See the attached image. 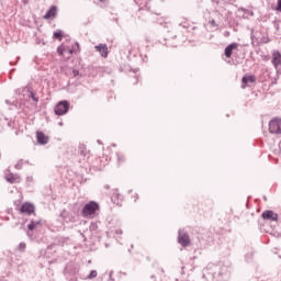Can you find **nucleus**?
Masks as SVG:
<instances>
[{"mask_svg": "<svg viewBox=\"0 0 281 281\" xmlns=\"http://www.w3.org/2000/svg\"><path fill=\"white\" fill-rule=\"evenodd\" d=\"M117 160L119 161H124V157L123 156H117Z\"/></svg>", "mask_w": 281, "mask_h": 281, "instance_id": "obj_23", "label": "nucleus"}, {"mask_svg": "<svg viewBox=\"0 0 281 281\" xmlns=\"http://www.w3.org/2000/svg\"><path fill=\"white\" fill-rule=\"evenodd\" d=\"M72 76L76 78V77H78V76H80V71H78V70H72Z\"/></svg>", "mask_w": 281, "mask_h": 281, "instance_id": "obj_21", "label": "nucleus"}, {"mask_svg": "<svg viewBox=\"0 0 281 281\" xmlns=\"http://www.w3.org/2000/svg\"><path fill=\"white\" fill-rule=\"evenodd\" d=\"M34 205L26 202L22 204L20 212L21 214H27L30 216V214H34Z\"/></svg>", "mask_w": 281, "mask_h": 281, "instance_id": "obj_7", "label": "nucleus"}, {"mask_svg": "<svg viewBox=\"0 0 281 281\" xmlns=\"http://www.w3.org/2000/svg\"><path fill=\"white\" fill-rule=\"evenodd\" d=\"M93 278H98V271L92 270L88 276V280H93Z\"/></svg>", "mask_w": 281, "mask_h": 281, "instance_id": "obj_15", "label": "nucleus"}, {"mask_svg": "<svg viewBox=\"0 0 281 281\" xmlns=\"http://www.w3.org/2000/svg\"><path fill=\"white\" fill-rule=\"evenodd\" d=\"M272 65H274L276 69L281 65V54L278 50L272 54Z\"/></svg>", "mask_w": 281, "mask_h": 281, "instance_id": "obj_12", "label": "nucleus"}, {"mask_svg": "<svg viewBox=\"0 0 281 281\" xmlns=\"http://www.w3.org/2000/svg\"><path fill=\"white\" fill-rule=\"evenodd\" d=\"M261 217L263 218V221H276V222H278V213H276L273 211H265L261 214Z\"/></svg>", "mask_w": 281, "mask_h": 281, "instance_id": "obj_6", "label": "nucleus"}, {"mask_svg": "<svg viewBox=\"0 0 281 281\" xmlns=\"http://www.w3.org/2000/svg\"><path fill=\"white\" fill-rule=\"evenodd\" d=\"M234 49H238V43H232L225 48L226 58H232V53Z\"/></svg>", "mask_w": 281, "mask_h": 281, "instance_id": "obj_11", "label": "nucleus"}, {"mask_svg": "<svg viewBox=\"0 0 281 281\" xmlns=\"http://www.w3.org/2000/svg\"><path fill=\"white\" fill-rule=\"evenodd\" d=\"M178 243L182 247H189V245H190V235H188V233L180 229L179 234H178Z\"/></svg>", "mask_w": 281, "mask_h": 281, "instance_id": "obj_4", "label": "nucleus"}, {"mask_svg": "<svg viewBox=\"0 0 281 281\" xmlns=\"http://www.w3.org/2000/svg\"><path fill=\"white\" fill-rule=\"evenodd\" d=\"M36 139L37 144H41L42 146H45V144H48L49 137L45 136V133L43 132H36Z\"/></svg>", "mask_w": 281, "mask_h": 281, "instance_id": "obj_9", "label": "nucleus"}, {"mask_svg": "<svg viewBox=\"0 0 281 281\" xmlns=\"http://www.w3.org/2000/svg\"><path fill=\"white\" fill-rule=\"evenodd\" d=\"M69 112V102L68 101H60L55 106V115H66Z\"/></svg>", "mask_w": 281, "mask_h": 281, "instance_id": "obj_3", "label": "nucleus"}, {"mask_svg": "<svg viewBox=\"0 0 281 281\" xmlns=\"http://www.w3.org/2000/svg\"><path fill=\"white\" fill-rule=\"evenodd\" d=\"M98 210H100V204H98V202L91 201V202L87 203L82 209L83 218L93 216V214H95V212H98Z\"/></svg>", "mask_w": 281, "mask_h": 281, "instance_id": "obj_1", "label": "nucleus"}, {"mask_svg": "<svg viewBox=\"0 0 281 281\" xmlns=\"http://www.w3.org/2000/svg\"><path fill=\"white\" fill-rule=\"evenodd\" d=\"M25 247H26L25 243H21L19 245V249H21L22 251L25 249Z\"/></svg>", "mask_w": 281, "mask_h": 281, "instance_id": "obj_20", "label": "nucleus"}, {"mask_svg": "<svg viewBox=\"0 0 281 281\" xmlns=\"http://www.w3.org/2000/svg\"><path fill=\"white\" fill-rule=\"evenodd\" d=\"M54 37H55V38H63V31H56V32L54 33Z\"/></svg>", "mask_w": 281, "mask_h": 281, "instance_id": "obj_17", "label": "nucleus"}, {"mask_svg": "<svg viewBox=\"0 0 281 281\" xmlns=\"http://www.w3.org/2000/svg\"><path fill=\"white\" fill-rule=\"evenodd\" d=\"M210 24L212 25V27H216V25H217V24H216V20H211V21H210Z\"/></svg>", "mask_w": 281, "mask_h": 281, "instance_id": "obj_22", "label": "nucleus"}, {"mask_svg": "<svg viewBox=\"0 0 281 281\" xmlns=\"http://www.w3.org/2000/svg\"><path fill=\"white\" fill-rule=\"evenodd\" d=\"M105 188L109 190V186H105Z\"/></svg>", "mask_w": 281, "mask_h": 281, "instance_id": "obj_27", "label": "nucleus"}, {"mask_svg": "<svg viewBox=\"0 0 281 281\" xmlns=\"http://www.w3.org/2000/svg\"><path fill=\"white\" fill-rule=\"evenodd\" d=\"M57 52L60 56H63V50L60 48H58Z\"/></svg>", "mask_w": 281, "mask_h": 281, "instance_id": "obj_24", "label": "nucleus"}, {"mask_svg": "<svg viewBox=\"0 0 281 281\" xmlns=\"http://www.w3.org/2000/svg\"><path fill=\"white\" fill-rule=\"evenodd\" d=\"M76 45H77V47H79V44H78V43H76Z\"/></svg>", "mask_w": 281, "mask_h": 281, "instance_id": "obj_26", "label": "nucleus"}, {"mask_svg": "<svg viewBox=\"0 0 281 281\" xmlns=\"http://www.w3.org/2000/svg\"><path fill=\"white\" fill-rule=\"evenodd\" d=\"M277 11H278V12H281V0H278Z\"/></svg>", "mask_w": 281, "mask_h": 281, "instance_id": "obj_19", "label": "nucleus"}, {"mask_svg": "<svg viewBox=\"0 0 281 281\" xmlns=\"http://www.w3.org/2000/svg\"><path fill=\"white\" fill-rule=\"evenodd\" d=\"M269 132L272 135H281V119H272L269 122Z\"/></svg>", "mask_w": 281, "mask_h": 281, "instance_id": "obj_2", "label": "nucleus"}, {"mask_svg": "<svg viewBox=\"0 0 281 281\" xmlns=\"http://www.w3.org/2000/svg\"><path fill=\"white\" fill-rule=\"evenodd\" d=\"M38 225H41V221H31V223L27 225V229L30 232H34V229H36V227H38Z\"/></svg>", "mask_w": 281, "mask_h": 281, "instance_id": "obj_13", "label": "nucleus"}, {"mask_svg": "<svg viewBox=\"0 0 281 281\" xmlns=\"http://www.w3.org/2000/svg\"><path fill=\"white\" fill-rule=\"evenodd\" d=\"M58 14V8L56 5L50 7V9L46 12V14L43 16L46 21L49 19H56V15Z\"/></svg>", "mask_w": 281, "mask_h": 281, "instance_id": "obj_8", "label": "nucleus"}, {"mask_svg": "<svg viewBox=\"0 0 281 281\" xmlns=\"http://www.w3.org/2000/svg\"><path fill=\"white\" fill-rule=\"evenodd\" d=\"M254 82H256V76L245 75L241 79V89H247V87Z\"/></svg>", "mask_w": 281, "mask_h": 281, "instance_id": "obj_5", "label": "nucleus"}, {"mask_svg": "<svg viewBox=\"0 0 281 281\" xmlns=\"http://www.w3.org/2000/svg\"><path fill=\"white\" fill-rule=\"evenodd\" d=\"M98 53L101 54L102 58H106L109 56V47L106 44H100L95 46Z\"/></svg>", "mask_w": 281, "mask_h": 281, "instance_id": "obj_10", "label": "nucleus"}, {"mask_svg": "<svg viewBox=\"0 0 281 281\" xmlns=\"http://www.w3.org/2000/svg\"><path fill=\"white\" fill-rule=\"evenodd\" d=\"M251 44L252 45H261L260 41H258V37H256V35H251Z\"/></svg>", "mask_w": 281, "mask_h": 281, "instance_id": "obj_14", "label": "nucleus"}, {"mask_svg": "<svg viewBox=\"0 0 281 281\" xmlns=\"http://www.w3.org/2000/svg\"><path fill=\"white\" fill-rule=\"evenodd\" d=\"M7 181L9 183H15L16 182V178H14L12 175L7 176Z\"/></svg>", "mask_w": 281, "mask_h": 281, "instance_id": "obj_16", "label": "nucleus"}, {"mask_svg": "<svg viewBox=\"0 0 281 281\" xmlns=\"http://www.w3.org/2000/svg\"><path fill=\"white\" fill-rule=\"evenodd\" d=\"M260 43H261V45L269 43V37H262V38L260 40Z\"/></svg>", "mask_w": 281, "mask_h": 281, "instance_id": "obj_18", "label": "nucleus"}, {"mask_svg": "<svg viewBox=\"0 0 281 281\" xmlns=\"http://www.w3.org/2000/svg\"><path fill=\"white\" fill-rule=\"evenodd\" d=\"M69 54H74V50L70 49V50H69Z\"/></svg>", "mask_w": 281, "mask_h": 281, "instance_id": "obj_25", "label": "nucleus"}]
</instances>
